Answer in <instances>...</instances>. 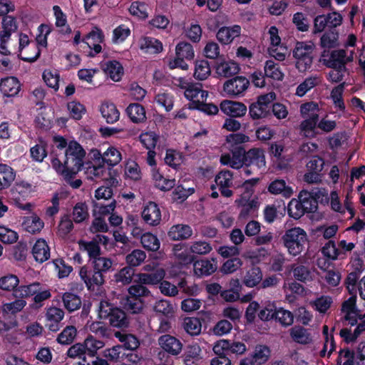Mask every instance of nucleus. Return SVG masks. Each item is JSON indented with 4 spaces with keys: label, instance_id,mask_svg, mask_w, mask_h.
I'll return each mask as SVG.
<instances>
[{
    "label": "nucleus",
    "instance_id": "nucleus-1",
    "mask_svg": "<svg viewBox=\"0 0 365 365\" xmlns=\"http://www.w3.org/2000/svg\"><path fill=\"white\" fill-rule=\"evenodd\" d=\"M164 269H159L153 273H138L136 274L138 284L130 286L128 289L129 296L138 299L150 295V291L145 285H156L165 278Z\"/></svg>",
    "mask_w": 365,
    "mask_h": 365
},
{
    "label": "nucleus",
    "instance_id": "nucleus-2",
    "mask_svg": "<svg viewBox=\"0 0 365 365\" xmlns=\"http://www.w3.org/2000/svg\"><path fill=\"white\" fill-rule=\"evenodd\" d=\"M282 240L287 252L292 256L302 253L308 242L307 232L301 227H295L286 230Z\"/></svg>",
    "mask_w": 365,
    "mask_h": 365
},
{
    "label": "nucleus",
    "instance_id": "nucleus-3",
    "mask_svg": "<svg viewBox=\"0 0 365 365\" xmlns=\"http://www.w3.org/2000/svg\"><path fill=\"white\" fill-rule=\"evenodd\" d=\"M33 300L36 307H41L42 302L51 296L49 289H46L43 284L38 282H32L29 284L19 285L14 291L15 298H29L33 297Z\"/></svg>",
    "mask_w": 365,
    "mask_h": 365
},
{
    "label": "nucleus",
    "instance_id": "nucleus-4",
    "mask_svg": "<svg viewBox=\"0 0 365 365\" xmlns=\"http://www.w3.org/2000/svg\"><path fill=\"white\" fill-rule=\"evenodd\" d=\"M314 44L312 41H298L293 49L295 66L299 72L309 70L313 63Z\"/></svg>",
    "mask_w": 365,
    "mask_h": 365
},
{
    "label": "nucleus",
    "instance_id": "nucleus-5",
    "mask_svg": "<svg viewBox=\"0 0 365 365\" xmlns=\"http://www.w3.org/2000/svg\"><path fill=\"white\" fill-rule=\"evenodd\" d=\"M85 155L86 152L79 143L76 141L69 143L65 152L66 166L74 176L81 169Z\"/></svg>",
    "mask_w": 365,
    "mask_h": 365
},
{
    "label": "nucleus",
    "instance_id": "nucleus-6",
    "mask_svg": "<svg viewBox=\"0 0 365 365\" xmlns=\"http://www.w3.org/2000/svg\"><path fill=\"white\" fill-rule=\"evenodd\" d=\"M19 57L29 62L35 61L40 56V50L36 43L29 44V37L26 34L19 36Z\"/></svg>",
    "mask_w": 365,
    "mask_h": 365
},
{
    "label": "nucleus",
    "instance_id": "nucleus-7",
    "mask_svg": "<svg viewBox=\"0 0 365 365\" xmlns=\"http://www.w3.org/2000/svg\"><path fill=\"white\" fill-rule=\"evenodd\" d=\"M341 312L345 321L351 326L357 324V319H361V314L356 307V296L352 295L349 299L345 300L341 308Z\"/></svg>",
    "mask_w": 365,
    "mask_h": 365
},
{
    "label": "nucleus",
    "instance_id": "nucleus-8",
    "mask_svg": "<svg viewBox=\"0 0 365 365\" xmlns=\"http://www.w3.org/2000/svg\"><path fill=\"white\" fill-rule=\"evenodd\" d=\"M354 53L353 51L348 55L344 49L334 50L331 52L329 58L324 60V64L327 67H340L343 70H347L346 64L354 61Z\"/></svg>",
    "mask_w": 365,
    "mask_h": 365
},
{
    "label": "nucleus",
    "instance_id": "nucleus-9",
    "mask_svg": "<svg viewBox=\"0 0 365 365\" xmlns=\"http://www.w3.org/2000/svg\"><path fill=\"white\" fill-rule=\"evenodd\" d=\"M250 85V81L245 77L237 76L227 81L223 85V91L230 96H237L243 93Z\"/></svg>",
    "mask_w": 365,
    "mask_h": 365
},
{
    "label": "nucleus",
    "instance_id": "nucleus-10",
    "mask_svg": "<svg viewBox=\"0 0 365 365\" xmlns=\"http://www.w3.org/2000/svg\"><path fill=\"white\" fill-rule=\"evenodd\" d=\"M245 165L255 166L257 170L264 171L266 168L264 152L260 148H252L245 152Z\"/></svg>",
    "mask_w": 365,
    "mask_h": 365
},
{
    "label": "nucleus",
    "instance_id": "nucleus-11",
    "mask_svg": "<svg viewBox=\"0 0 365 365\" xmlns=\"http://www.w3.org/2000/svg\"><path fill=\"white\" fill-rule=\"evenodd\" d=\"M235 202L240 207L238 218L240 220H246L258 209L259 202L257 198H250L242 196Z\"/></svg>",
    "mask_w": 365,
    "mask_h": 365
},
{
    "label": "nucleus",
    "instance_id": "nucleus-12",
    "mask_svg": "<svg viewBox=\"0 0 365 365\" xmlns=\"http://www.w3.org/2000/svg\"><path fill=\"white\" fill-rule=\"evenodd\" d=\"M172 257L181 265H187L195 260V257L190 252V247L186 244L174 245L171 250Z\"/></svg>",
    "mask_w": 365,
    "mask_h": 365
},
{
    "label": "nucleus",
    "instance_id": "nucleus-13",
    "mask_svg": "<svg viewBox=\"0 0 365 365\" xmlns=\"http://www.w3.org/2000/svg\"><path fill=\"white\" fill-rule=\"evenodd\" d=\"M221 111L232 118H240L247 113L246 106L240 102L224 100L220 104Z\"/></svg>",
    "mask_w": 365,
    "mask_h": 365
},
{
    "label": "nucleus",
    "instance_id": "nucleus-14",
    "mask_svg": "<svg viewBox=\"0 0 365 365\" xmlns=\"http://www.w3.org/2000/svg\"><path fill=\"white\" fill-rule=\"evenodd\" d=\"M158 344L165 351L173 356L178 355L182 349L181 341L169 334H165L159 337Z\"/></svg>",
    "mask_w": 365,
    "mask_h": 365
},
{
    "label": "nucleus",
    "instance_id": "nucleus-15",
    "mask_svg": "<svg viewBox=\"0 0 365 365\" xmlns=\"http://www.w3.org/2000/svg\"><path fill=\"white\" fill-rule=\"evenodd\" d=\"M216 185L219 187L222 195L230 197L232 195L233 192L230 190L232 185L233 175L229 170H222L216 176L215 179Z\"/></svg>",
    "mask_w": 365,
    "mask_h": 365
},
{
    "label": "nucleus",
    "instance_id": "nucleus-16",
    "mask_svg": "<svg viewBox=\"0 0 365 365\" xmlns=\"http://www.w3.org/2000/svg\"><path fill=\"white\" fill-rule=\"evenodd\" d=\"M142 217L147 224L158 225L161 220V212L158 205L154 202H148L143 209Z\"/></svg>",
    "mask_w": 365,
    "mask_h": 365
},
{
    "label": "nucleus",
    "instance_id": "nucleus-17",
    "mask_svg": "<svg viewBox=\"0 0 365 365\" xmlns=\"http://www.w3.org/2000/svg\"><path fill=\"white\" fill-rule=\"evenodd\" d=\"M217 269V264L214 259H199L193 262V272L198 277L209 276Z\"/></svg>",
    "mask_w": 365,
    "mask_h": 365
},
{
    "label": "nucleus",
    "instance_id": "nucleus-18",
    "mask_svg": "<svg viewBox=\"0 0 365 365\" xmlns=\"http://www.w3.org/2000/svg\"><path fill=\"white\" fill-rule=\"evenodd\" d=\"M184 96L196 106L200 103L206 102L208 92L202 90L201 84L192 83L190 88L184 91Z\"/></svg>",
    "mask_w": 365,
    "mask_h": 365
},
{
    "label": "nucleus",
    "instance_id": "nucleus-19",
    "mask_svg": "<svg viewBox=\"0 0 365 365\" xmlns=\"http://www.w3.org/2000/svg\"><path fill=\"white\" fill-rule=\"evenodd\" d=\"M245 151L237 150L230 154L221 155L220 163L223 165H227L233 169H240L245 165Z\"/></svg>",
    "mask_w": 365,
    "mask_h": 365
},
{
    "label": "nucleus",
    "instance_id": "nucleus-20",
    "mask_svg": "<svg viewBox=\"0 0 365 365\" xmlns=\"http://www.w3.org/2000/svg\"><path fill=\"white\" fill-rule=\"evenodd\" d=\"M31 253L36 262L42 263L50 257V248L47 242L42 238L38 239L34 244Z\"/></svg>",
    "mask_w": 365,
    "mask_h": 365
},
{
    "label": "nucleus",
    "instance_id": "nucleus-21",
    "mask_svg": "<svg viewBox=\"0 0 365 365\" xmlns=\"http://www.w3.org/2000/svg\"><path fill=\"white\" fill-rule=\"evenodd\" d=\"M192 234L191 227L185 224L173 225L168 232L170 239L174 241L187 240L192 237Z\"/></svg>",
    "mask_w": 365,
    "mask_h": 365
},
{
    "label": "nucleus",
    "instance_id": "nucleus-22",
    "mask_svg": "<svg viewBox=\"0 0 365 365\" xmlns=\"http://www.w3.org/2000/svg\"><path fill=\"white\" fill-rule=\"evenodd\" d=\"M101 68L106 75L113 81H119L123 75V68L121 64L115 60L108 61L101 64Z\"/></svg>",
    "mask_w": 365,
    "mask_h": 365
},
{
    "label": "nucleus",
    "instance_id": "nucleus-23",
    "mask_svg": "<svg viewBox=\"0 0 365 365\" xmlns=\"http://www.w3.org/2000/svg\"><path fill=\"white\" fill-rule=\"evenodd\" d=\"M289 335L294 342L300 344H309L313 341L312 336L309 330L299 325L291 328Z\"/></svg>",
    "mask_w": 365,
    "mask_h": 365
},
{
    "label": "nucleus",
    "instance_id": "nucleus-24",
    "mask_svg": "<svg viewBox=\"0 0 365 365\" xmlns=\"http://www.w3.org/2000/svg\"><path fill=\"white\" fill-rule=\"evenodd\" d=\"M104 38L103 32L98 28L92 30L83 40V41L91 49H93L95 53H98L101 51V43L103 42Z\"/></svg>",
    "mask_w": 365,
    "mask_h": 365
},
{
    "label": "nucleus",
    "instance_id": "nucleus-25",
    "mask_svg": "<svg viewBox=\"0 0 365 365\" xmlns=\"http://www.w3.org/2000/svg\"><path fill=\"white\" fill-rule=\"evenodd\" d=\"M63 311L55 307H49L46 313V319L48 329L52 331L58 330V323L63 319Z\"/></svg>",
    "mask_w": 365,
    "mask_h": 365
},
{
    "label": "nucleus",
    "instance_id": "nucleus-26",
    "mask_svg": "<svg viewBox=\"0 0 365 365\" xmlns=\"http://www.w3.org/2000/svg\"><path fill=\"white\" fill-rule=\"evenodd\" d=\"M139 48L146 53L155 54L163 51V44L155 38L145 36L139 40Z\"/></svg>",
    "mask_w": 365,
    "mask_h": 365
},
{
    "label": "nucleus",
    "instance_id": "nucleus-27",
    "mask_svg": "<svg viewBox=\"0 0 365 365\" xmlns=\"http://www.w3.org/2000/svg\"><path fill=\"white\" fill-rule=\"evenodd\" d=\"M0 91L5 96H14L20 91V83L15 77L3 78L0 82Z\"/></svg>",
    "mask_w": 365,
    "mask_h": 365
},
{
    "label": "nucleus",
    "instance_id": "nucleus-28",
    "mask_svg": "<svg viewBox=\"0 0 365 365\" xmlns=\"http://www.w3.org/2000/svg\"><path fill=\"white\" fill-rule=\"evenodd\" d=\"M241 33L240 26L235 25L231 27H222L217 33L218 41L223 44L231 43Z\"/></svg>",
    "mask_w": 365,
    "mask_h": 365
},
{
    "label": "nucleus",
    "instance_id": "nucleus-29",
    "mask_svg": "<svg viewBox=\"0 0 365 365\" xmlns=\"http://www.w3.org/2000/svg\"><path fill=\"white\" fill-rule=\"evenodd\" d=\"M100 111L108 123H114L119 120L120 112L111 102H103L100 107Z\"/></svg>",
    "mask_w": 365,
    "mask_h": 365
},
{
    "label": "nucleus",
    "instance_id": "nucleus-30",
    "mask_svg": "<svg viewBox=\"0 0 365 365\" xmlns=\"http://www.w3.org/2000/svg\"><path fill=\"white\" fill-rule=\"evenodd\" d=\"M43 226V222L36 214L25 217L22 222L23 229L31 234L39 232Z\"/></svg>",
    "mask_w": 365,
    "mask_h": 365
},
{
    "label": "nucleus",
    "instance_id": "nucleus-31",
    "mask_svg": "<svg viewBox=\"0 0 365 365\" xmlns=\"http://www.w3.org/2000/svg\"><path fill=\"white\" fill-rule=\"evenodd\" d=\"M320 108L313 101L305 103L300 106V114L304 119L319 120Z\"/></svg>",
    "mask_w": 365,
    "mask_h": 365
},
{
    "label": "nucleus",
    "instance_id": "nucleus-32",
    "mask_svg": "<svg viewBox=\"0 0 365 365\" xmlns=\"http://www.w3.org/2000/svg\"><path fill=\"white\" fill-rule=\"evenodd\" d=\"M269 356L270 350L267 346L257 345L250 358L252 361V365H262L268 361Z\"/></svg>",
    "mask_w": 365,
    "mask_h": 365
},
{
    "label": "nucleus",
    "instance_id": "nucleus-33",
    "mask_svg": "<svg viewBox=\"0 0 365 365\" xmlns=\"http://www.w3.org/2000/svg\"><path fill=\"white\" fill-rule=\"evenodd\" d=\"M268 190L274 195H282L284 197H290L293 193V189L287 185L284 180H275L272 181L269 187Z\"/></svg>",
    "mask_w": 365,
    "mask_h": 365
},
{
    "label": "nucleus",
    "instance_id": "nucleus-34",
    "mask_svg": "<svg viewBox=\"0 0 365 365\" xmlns=\"http://www.w3.org/2000/svg\"><path fill=\"white\" fill-rule=\"evenodd\" d=\"M79 250L86 252L90 259H95L101 255V247L93 239L91 241L81 240L78 242Z\"/></svg>",
    "mask_w": 365,
    "mask_h": 365
},
{
    "label": "nucleus",
    "instance_id": "nucleus-35",
    "mask_svg": "<svg viewBox=\"0 0 365 365\" xmlns=\"http://www.w3.org/2000/svg\"><path fill=\"white\" fill-rule=\"evenodd\" d=\"M152 175L155 187L161 190H170L175 185V179L165 178L155 168L152 170Z\"/></svg>",
    "mask_w": 365,
    "mask_h": 365
},
{
    "label": "nucleus",
    "instance_id": "nucleus-36",
    "mask_svg": "<svg viewBox=\"0 0 365 365\" xmlns=\"http://www.w3.org/2000/svg\"><path fill=\"white\" fill-rule=\"evenodd\" d=\"M15 173L12 168L0 164V190L9 187L15 179Z\"/></svg>",
    "mask_w": 365,
    "mask_h": 365
},
{
    "label": "nucleus",
    "instance_id": "nucleus-37",
    "mask_svg": "<svg viewBox=\"0 0 365 365\" xmlns=\"http://www.w3.org/2000/svg\"><path fill=\"white\" fill-rule=\"evenodd\" d=\"M126 113L130 119L135 123H142L146 119L145 108L138 103L130 104L126 109Z\"/></svg>",
    "mask_w": 365,
    "mask_h": 365
},
{
    "label": "nucleus",
    "instance_id": "nucleus-38",
    "mask_svg": "<svg viewBox=\"0 0 365 365\" xmlns=\"http://www.w3.org/2000/svg\"><path fill=\"white\" fill-rule=\"evenodd\" d=\"M240 71L237 63L234 61H222L216 66V73L223 77H229L237 74Z\"/></svg>",
    "mask_w": 365,
    "mask_h": 365
},
{
    "label": "nucleus",
    "instance_id": "nucleus-39",
    "mask_svg": "<svg viewBox=\"0 0 365 365\" xmlns=\"http://www.w3.org/2000/svg\"><path fill=\"white\" fill-rule=\"evenodd\" d=\"M319 120L304 119L299 125V134L308 138H315Z\"/></svg>",
    "mask_w": 365,
    "mask_h": 365
},
{
    "label": "nucleus",
    "instance_id": "nucleus-40",
    "mask_svg": "<svg viewBox=\"0 0 365 365\" xmlns=\"http://www.w3.org/2000/svg\"><path fill=\"white\" fill-rule=\"evenodd\" d=\"M262 279V273L259 267H252L245 274L243 284L248 287H254Z\"/></svg>",
    "mask_w": 365,
    "mask_h": 365
},
{
    "label": "nucleus",
    "instance_id": "nucleus-41",
    "mask_svg": "<svg viewBox=\"0 0 365 365\" xmlns=\"http://www.w3.org/2000/svg\"><path fill=\"white\" fill-rule=\"evenodd\" d=\"M19 279L16 275L7 274L0 277V289L8 292H12L14 296V291L19 287Z\"/></svg>",
    "mask_w": 365,
    "mask_h": 365
},
{
    "label": "nucleus",
    "instance_id": "nucleus-42",
    "mask_svg": "<svg viewBox=\"0 0 365 365\" xmlns=\"http://www.w3.org/2000/svg\"><path fill=\"white\" fill-rule=\"evenodd\" d=\"M211 73V69L208 61L205 60L196 61L193 76L198 81L207 79Z\"/></svg>",
    "mask_w": 365,
    "mask_h": 365
},
{
    "label": "nucleus",
    "instance_id": "nucleus-43",
    "mask_svg": "<svg viewBox=\"0 0 365 365\" xmlns=\"http://www.w3.org/2000/svg\"><path fill=\"white\" fill-rule=\"evenodd\" d=\"M115 208V201L113 200L108 205L102 202L93 201V216H98L104 218L105 216L111 214Z\"/></svg>",
    "mask_w": 365,
    "mask_h": 365
},
{
    "label": "nucleus",
    "instance_id": "nucleus-44",
    "mask_svg": "<svg viewBox=\"0 0 365 365\" xmlns=\"http://www.w3.org/2000/svg\"><path fill=\"white\" fill-rule=\"evenodd\" d=\"M182 327L185 331L191 336H197L202 330L200 320L196 317H186L184 319Z\"/></svg>",
    "mask_w": 365,
    "mask_h": 365
},
{
    "label": "nucleus",
    "instance_id": "nucleus-45",
    "mask_svg": "<svg viewBox=\"0 0 365 365\" xmlns=\"http://www.w3.org/2000/svg\"><path fill=\"white\" fill-rule=\"evenodd\" d=\"M320 82V78L317 76H309L297 87L295 93L297 96L302 97Z\"/></svg>",
    "mask_w": 365,
    "mask_h": 365
},
{
    "label": "nucleus",
    "instance_id": "nucleus-46",
    "mask_svg": "<svg viewBox=\"0 0 365 365\" xmlns=\"http://www.w3.org/2000/svg\"><path fill=\"white\" fill-rule=\"evenodd\" d=\"M121 304L123 308L132 314L139 313L143 308L142 299L127 296L121 299Z\"/></svg>",
    "mask_w": 365,
    "mask_h": 365
},
{
    "label": "nucleus",
    "instance_id": "nucleus-47",
    "mask_svg": "<svg viewBox=\"0 0 365 365\" xmlns=\"http://www.w3.org/2000/svg\"><path fill=\"white\" fill-rule=\"evenodd\" d=\"M148 9L149 6L145 2L135 1L130 4L129 12L134 16L145 19L148 17Z\"/></svg>",
    "mask_w": 365,
    "mask_h": 365
},
{
    "label": "nucleus",
    "instance_id": "nucleus-48",
    "mask_svg": "<svg viewBox=\"0 0 365 365\" xmlns=\"http://www.w3.org/2000/svg\"><path fill=\"white\" fill-rule=\"evenodd\" d=\"M26 304L27 302L25 299L16 298L13 302L3 304L1 306V312L4 314H15L22 311Z\"/></svg>",
    "mask_w": 365,
    "mask_h": 365
},
{
    "label": "nucleus",
    "instance_id": "nucleus-49",
    "mask_svg": "<svg viewBox=\"0 0 365 365\" xmlns=\"http://www.w3.org/2000/svg\"><path fill=\"white\" fill-rule=\"evenodd\" d=\"M364 331L365 322H361L357 324L354 330H351V329H342L340 331V335L346 342L349 343L355 341Z\"/></svg>",
    "mask_w": 365,
    "mask_h": 365
},
{
    "label": "nucleus",
    "instance_id": "nucleus-50",
    "mask_svg": "<svg viewBox=\"0 0 365 365\" xmlns=\"http://www.w3.org/2000/svg\"><path fill=\"white\" fill-rule=\"evenodd\" d=\"M53 10L56 18L55 24L59 28V31L62 34H70L71 29L67 25L66 16L61 8L58 6H54Z\"/></svg>",
    "mask_w": 365,
    "mask_h": 365
},
{
    "label": "nucleus",
    "instance_id": "nucleus-51",
    "mask_svg": "<svg viewBox=\"0 0 365 365\" xmlns=\"http://www.w3.org/2000/svg\"><path fill=\"white\" fill-rule=\"evenodd\" d=\"M102 159L108 165H118L122 160V155L116 148L110 146L103 154Z\"/></svg>",
    "mask_w": 365,
    "mask_h": 365
},
{
    "label": "nucleus",
    "instance_id": "nucleus-52",
    "mask_svg": "<svg viewBox=\"0 0 365 365\" xmlns=\"http://www.w3.org/2000/svg\"><path fill=\"white\" fill-rule=\"evenodd\" d=\"M73 219L76 223H81L89 217L88 207L86 202H79L73 209Z\"/></svg>",
    "mask_w": 365,
    "mask_h": 365
},
{
    "label": "nucleus",
    "instance_id": "nucleus-53",
    "mask_svg": "<svg viewBox=\"0 0 365 365\" xmlns=\"http://www.w3.org/2000/svg\"><path fill=\"white\" fill-rule=\"evenodd\" d=\"M140 242L145 250L153 252L157 251L160 246V240L157 236L150 232L141 235Z\"/></svg>",
    "mask_w": 365,
    "mask_h": 365
},
{
    "label": "nucleus",
    "instance_id": "nucleus-54",
    "mask_svg": "<svg viewBox=\"0 0 365 365\" xmlns=\"http://www.w3.org/2000/svg\"><path fill=\"white\" fill-rule=\"evenodd\" d=\"M146 253L141 250H134L125 256V262L130 267L140 266L145 259Z\"/></svg>",
    "mask_w": 365,
    "mask_h": 365
},
{
    "label": "nucleus",
    "instance_id": "nucleus-55",
    "mask_svg": "<svg viewBox=\"0 0 365 365\" xmlns=\"http://www.w3.org/2000/svg\"><path fill=\"white\" fill-rule=\"evenodd\" d=\"M134 274V270L131 267L126 266L117 272L113 277L115 282L127 285L132 282Z\"/></svg>",
    "mask_w": 365,
    "mask_h": 365
},
{
    "label": "nucleus",
    "instance_id": "nucleus-56",
    "mask_svg": "<svg viewBox=\"0 0 365 365\" xmlns=\"http://www.w3.org/2000/svg\"><path fill=\"white\" fill-rule=\"evenodd\" d=\"M86 353L90 356H94L98 350L102 349L105 344L103 341L95 339L93 336H88L83 342Z\"/></svg>",
    "mask_w": 365,
    "mask_h": 365
},
{
    "label": "nucleus",
    "instance_id": "nucleus-57",
    "mask_svg": "<svg viewBox=\"0 0 365 365\" xmlns=\"http://www.w3.org/2000/svg\"><path fill=\"white\" fill-rule=\"evenodd\" d=\"M264 74L267 77L277 81L282 80L284 74L279 65L273 61H267L264 65Z\"/></svg>",
    "mask_w": 365,
    "mask_h": 365
},
{
    "label": "nucleus",
    "instance_id": "nucleus-58",
    "mask_svg": "<svg viewBox=\"0 0 365 365\" xmlns=\"http://www.w3.org/2000/svg\"><path fill=\"white\" fill-rule=\"evenodd\" d=\"M114 335L120 342L123 343V346L127 349L135 350L139 346L138 339L133 334L116 331Z\"/></svg>",
    "mask_w": 365,
    "mask_h": 365
},
{
    "label": "nucleus",
    "instance_id": "nucleus-59",
    "mask_svg": "<svg viewBox=\"0 0 365 365\" xmlns=\"http://www.w3.org/2000/svg\"><path fill=\"white\" fill-rule=\"evenodd\" d=\"M274 319L283 327H289L294 323V314L283 308L275 309Z\"/></svg>",
    "mask_w": 365,
    "mask_h": 365
},
{
    "label": "nucleus",
    "instance_id": "nucleus-60",
    "mask_svg": "<svg viewBox=\"0 0 365 365\" xmlns=\"http://www.w3.org/2000/svg\"><path fill=\"white\" fill-rule=\"evenodd\" d=\"M189 247L190 252L193 256L194 255H205L210 253L212 250V246L208 242L202 240L192 242Z\"/></svg>",
    "mask_w": 365,
    "mask_h": 365
},
{
    "label": "nucleus",
    "instance_id": "nucleus-61",
    "mask_svg": "<svg viewBox=\"0 0 365 365\" xmlns=\"http://www.w3.org/2000/svg\"><path fill=\"white\" fill-rule=\"evenodd\" d=\"M51 165L53 168L58 174H60L66 181H70V180L75 177L74 175L70 172L71 170L69 168L66 166V160L63 164L57 158H53L51 160Z\"/></svg>",
    "mask_w": 365,
    "mask_h": 365
},
{
    "label": "nucleus",
    "instance_id": "nucleus-62",
    "mask_svg": "<svg viewBox=\"0 0 365 365\" xmlns=\"http://www.w3.org/2000/svg\"><path fill=\"white\" fill-rule=\"evenodd\" d=\"M77 334V330L73 326L66 327L58 336L57 341L61 344H69L73 342Z\"/></svg>",
    "mask_w": 365,
    "mask_h": 365
},
{
    "label": "nucleus",
    "instance_id": "nucleus-63",
    "mask_svg": "<svg viewBox=\"0 0 365 365\" xmlns=\"http://www.w3.org/2000/svg\"><path fill=\"white\" fill-rule=\"evenodd\" d=\"M175 54L186 60H192L195 56L192 46L187 42H180L176 46Z\"/></svg>",
    "mask_w": 365,
    "mask_h": 365
},
{
    "label": "nucleus",
    "instance_id": "nucleus-64",
    "mask_svg": "<svg viewBox=\"0 0 365 365\" xmlns=\"http://www.w3.org/2000/svg\"><path fill=\"white\" fill-rule=\"evenodd\" d=\"M63 302L66 309L69 312L78 309L81 305V299L77 295L68 292L63 294Z\"/></svg>",
    "mask_w": 365,
    "mask_h": 365
}]
</instances>
